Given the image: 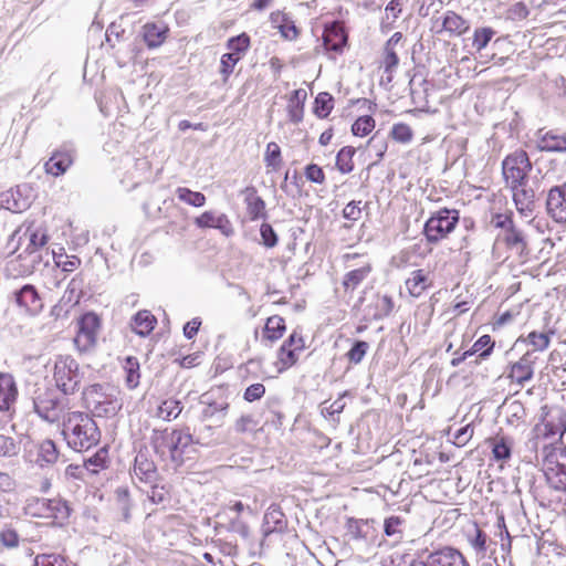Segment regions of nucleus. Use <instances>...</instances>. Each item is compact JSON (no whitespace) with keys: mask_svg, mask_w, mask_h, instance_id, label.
<instances>
[{"mask_svg":"<svg viewBox=\"0 0 566 566\" xmlns=\"http://www.w3.org/2000/svg\"><path fill=\"white\" fill-rule=\"evenodd\" d=\"M62 433L67 444L78 452L92 449L101 440V430L96 421L84 411H69L63 417Z\"/></svg>","mask_w":566,"mask_h":566,"instance_id":"obj_1","label":"nucleus"},{"mask_svg":"<svg viewBox=\"0 0 566 566\" xmlns=\"http://www.w3.org/2000/svg\"><path fill=\"white\" fill-rule=\"evenodd\" d=\"M346 270L340 286L345 296L353 297L364 285L373 281L374 264L367 252H347L342 255Z\"/></svg>","mask_w":566,"mask_h":566,"instance_id":"obj_2","label":"nucleus"},{"mask_svg":"<svg viewBox=\"0 0 566 566\" xmlns=\"http://www.w3.org/2000/svg\"><path fill=\"white\" fill-rule=\"evenodd\" d=\"M82 399L84 406L96 417L113 418L123 408L118 392L99 384L85 387Z\"/></svg>","mask_w":566,"mask_h":566,"instance_id":"obj_3","label":"nucleus"},{"mask_svg":"<svg viewBox=\"0 0 566 566\" xmlns=\"http://www.w3.org/2000/svg\"><path fill=\"white\" fill-rule=\"evenodd\" d=\"M460 221V211L447 207L431 213L423 226V235L428 243L438 244L457 229Z\"/></svg>","mask_w":566,"mask_h":566,"instance_id":"obj_4","label":"nucleus"},{"mask_svg":"<svg viewBox=\"0 0 566 566\" xmlns=\"http://www.w3.org/2000/svg\"><path fill=\"white\" fill-rule=\"evenodd\" d=\"M34 411L43 420L55 423L66 415L69 399L61 398L57 392L48 386L38 387L33 396Z\"/></svg>","mask_w":566,"mask_h":566,"instance_id":"obj_5","label":"nucleus"},{"mask_svg":"<svg viewBox=\"0 0 566 566\" xmlns=\"http://www.w3.org/2000/svg\"><path fill=\"white\" fill-rule=\"evenodd\" d=\"M52 379L65 396L77 391L81 384L80 365L71 355H57L53 360Z\"/></svg>","mask_w":566,"mask_h":566,"instance_id":"obj_6","label":"nucleus"},{"mask_svg":"<svg viewBox=\"0 0 566 566\" xmlns=\"http://www.w3.org/2000/svg\"><path fill=\"white\" fill-rule=\"evenodd\" d=\"M102 328V318L95 312H86L76 319L74 346L80 353L92 350Z\"/></svg>","mask_w":566,"mask_h":566,"instance_id":"obj_7","label":"nucleus"},{"mask_svg":"<svg viewBox=\"0 0 566 566\" xmlns=\"http://www.w3.org/2000/svg\"><path fill=\"white\" fill-rule=\"evenodd\" d=\"M531 170L532 163L527 153L523 149L514 150L502 161V175L510 187H517L527 182Z\"/></svg>","mask_w":566,"mask_h":566,"instance_id":"obj_8","label":"nucleus"},{"mask_svg":"<svg viewBox=\"0 0 566 566\" xmlns=\"http://www.w3.org/2000/svg\"><path fill=\"white\" fill-rule=\"evenodd\" d=\"M470 30V22L460 13L447 10L432 20L431 31L438 36L461 38Z\"/></svg>","mask_w":566,"mask_h":566,"instance_id":"obj_9","label":"nucleus"},{"mask_svg":"<svg viewBox=\"0 0 566 566\" xmlns=\"http://www.w3.org/2000/svg\"><path fill=\"white\" fill-rule=\"evenodd\" d=\"M542 410V423L536 427L537 434L545 439L557 434L558 438H563L566 432V411L559 407L549 408L547 406H544Z\"/></svg>","mask_w":566,"mask_h":566,"instance_id":"obj_10","label":"nucleus"},{"mask_svg":"<svg viewBox=\"0 0 566 566\" xmlns=\"http://www.w3.org/2000/svg\"><path fill=\"white\" fill-rule=\"evenodd\" d=\"M406 45V39L401 32H395L385 43L379 67L384 70L388 83L392 81L394 73L399 65L398 52Z\"/></svg>","mask_w":566,"mask_h":566,"instance_id":"obj_11","label":"nucleus"},{"mask_svg":"<svg viewBox=\"0 0 566 566\" xmlns=\"http://www.w3.org/2000/svg\"><path fill=\"white\" fill-rule=\"evenodd\" d=\"M28 509L31 514L65 521L71 515V509L62 499H36L34 504L30 503Z\"/></svg>","mask_w":566,"mask_h":566,"instance_id":"obj_12","label":"nucleus"},{"mask_svg":"<svg viewBox=\"0 0 566 566\" xmlns=\"http://www.w3.org/2000/svg\"><path fill=\"white\" fill-rule=\"evenodd\" d=\"M348 35L343 22L334 21L327 24L323 32V45L325 50L332 53V57L343 54L347 45Z\"/></svg>","mask_w":566,"mask_h":566,"instance_id":"obj_13","label":"nucleus"},{"mask_svg":"<svg viewBox=\"0 0 566 566\" xmlns=\"http://www.w3.org/2000/svg\"><path fill=\"white\" fill-rule=\"evenodd\" d=\"M434 286V279L430 270L416 269L405 280V289L412 298H420Z\"/></svg>","mask_w":566,"mask_h":566,"instance_id":"obj_14","label":"nucleus"},{"mask_svg":"<svg viewBox=\"0 0 566 566\" xmlns=\"http://www.w3.org/2000/svg\"><path fill=\"white\" fill-rule=\"evenodd\" d=\"M42 261V253L23 250L9 261L8 269L14 276H28L32 274Z\"/></svg>","mask_w":566,"mask_h":566,"instance_id":"obj_15","label":"nucleus"},{"mask_svg":"<svg viewBox=\"0 0 566 566\" xmlns=\"http://www.w3.org/2000/svg\"><path fill=\"white\" fill-rule=\"evenodd\" d=\"M547 213L559 223L566 222V181L552 187L546 199Z\"/></svg>","mask_w":566,"mask_h":566,"instance_id":"obj_16","label":"nucleus"},{"mask_svg":"<svg viewBox=\"0 0 566 566\" xmlns=\"http://www.w3.org/2000/svg\"><path fill=\"white\" fill-rule=\"evenodd\" d=\"M497 240L504 244L506 250L520 258L527 256L530 252L527 238L516 226L499 234Z\"/></svg>","mask_w":566,"mask_h":566,"instance_id":"obj_17","label":"nucleus"},{"mask_svg":"<svg viewBox=\"0 0 566 566\" xmlns=\"http://www.w3.org/2000/svg\"><path fill=\"white\" fill-rule=\"evenodd\" d=\"M18 395L19 390L13 376L0 371V411L14 412Z\"/></svg>","mask_w":566,"mask_h":566,"instance_id":"obj_18","label":"nucleus"},{"mask_svg":"<svg viewBox=\"0 0 566 566\" xmlns=\"http://www.w3.org/2000/svg\"><path fill=\"white\" fill-rule=\"evenodd\" d=\"M195 224L201 229H218L226 237L234 233L233 226L224 213L216 214L213 211H205L195 218Z\"/></svg>","mask_w":566,"mask_h":566,"instance_id":"obj_19","label":"nucleus"},{"mask_svg":"<svg viewBox=\"0 0 566 566\" xmlns=\"http://www.w3.org/2000/svg\"><path fill=\"white\" fill-rule=\"evenodd\" d=\"M245 203V216L250 221H256L265 217V202L258 195L255 187L250 186L241 191Z\"/></svg>","mask_w":566,"mask_h":566,"instance_id":"obj_20","label":"nucleus"},{"mask_svg":"<svg viewBox=\"0 0 566 566\" xmlns=\"http://www.w3.org/2000/svg\"><path fill=\"white\" fill-rule=\"evenodd\" d=\"M169 27L165 22H147L142 28V35L148 49L161 46L168 38Z\"/></svg>","mask_w":566,"mask_h":566,"instance_id":"obj_21","label":"nucleus"},{"mask_svg":"<svg viewBox=\"0 0 566 566\" xmlns=\"http://www.w3.org/2000/svg\"><path fill=\"white\" fill-rule=\"evenodd\" d=\"M15 301L30 315H36L43 308V302L39 292L30 284L24 285L17 292Z\"/></svg>","mask_w":566,"mask_h":566,"instance_id":"obj_22","label":"nucleus"},{"mask_svg":"<svg viewBox=\"0 0 566 566\" xmlns=\"http://www.w3.org/2000/svg\"><path fill=\"white\" fill-rule=\"evenodd\" d=\"M533 447L537 450H542L543 460H558L566 459V444L563 438H558L553 442L548 439L541 438L539 434H535L533 438Z\"/></svg>","mask_w":566,"mask_h":566,"instance_id":"obj_23","label":"nucleus"},{"mask_svg":"<svg viewBox=\"0 0 566 566\" xmlns=\"http://www.w3.org/2000/svg\"><path fill=\"white\" fill-rule=\"evenodd\" d=\"M510 188L513 191V200L517 211L524 216L532 214L536 207L535 191L527 187V182Z\"/></svg>","mask_w":566,"mask_h":566,"instance_id":"obj_24","label":"nucleus"},{"mask_svg":"<svg viewBox=\"0 0 566 566\" xmlns=\"http://www.w3.org/2000/svg\"><path fill=\"white\" fill-rule=\"evenodd\" d=\"M172 460H180L189 457L195 451L193 437L188 429L171 430Z\"/></svg>","mask_w":566,"mask_h":566,"instance_id":"obj_25","label":"nucleus"},{"mask_svg":"<svg viewBox=\"0 0 566 566\" xmlns=\"http://www.w3.org/2000/svg\"><path fill=\"white\" fill-rule=\"evenodd\" d=\"M426 562L427 566H468L462 554L451 547L429 554Z\"/></svg>","mask_w":566,"mask_h":566,"instance_id":"obj_26","label":"nucleus"},{"mask_svg":"<svg viewBox=\"0 0 566 566\" xmlns=\"http://www.w3.org/2000/svg\"><path fill=\"white\" fill-rule=\"evenodd\" d=\"M534 375L533 363L528 355H523L517 361L510 366L507 378L512 384L523 387Z\"/></svg>","mask_w":566,"mask_h":566,"instance_id":"obj_27","label":"nucleus"},{"mask_svg":"<svg viewBox=\"0 0 566 566\" xmlns=\"http://www.w3.org/2000/svg\"><path fill=\"white\" fill-rule=\"evenodd\" d=\"M537 139V148L547 153H565L566 151V134L551 129L547 132L539 130Z\"/></svg>","mask_w":566,"mask_h":566,"instance_id":"obj_28","label":"nucleus"},{"mask_svg":"<svg viewBox=\"0 0 566 566\" xmlns=\"http://www.w3.org/2000/svg\"><path fill=\"white\" fill-rule=\"evenodd\" d=\"M485 443L488 448L492 450L495 460H506L511 457L514 439L503 431H500L495 436L486 439Z\"/></svg>","mask_w":566,"mask_h":566,"instance_id":"obj_29","label":"nucleus"},{"mask_svg":"<svg viewBox=\"0 0 566 566\" xmlns=\"http://www.w3.org/2000/svg\"><path fill=\"white\" fill-rule=\"evenodd\" d=\"M542 470L548 484L558 491H566V462H543Z\"/></svg>","mask_w":566,"mask_h":566,"instance_id":"obj_30","label":"nucleus"},{"mask_svg":"<svg viewBox=\"0 0 566 566\" xmlns=\"http://www.w3.org/2000/svg\"><path fill=\"white\" fill-rule=\"evenodd\" d=\"M73 164V155L67 150H57L44 164V170L54 177L62 176Z\"/></svg>","mask_w":566,"mask_h":566,"instance_id":"obj_31","label":"nucleus"},{"mask_svg":"<svg viewBox=\"0 0 566 566\" xmlns=\"http://www.w3.org/2000/svg\"><path fill=\"white\" fill-rule=\"evenodd\" d=\"M157 318L156 316L148 310L138 311L132 319V328L133 331L142 336H148L156 327Z\"/></svg>","mask_w":566,"mask_h":566,"instance_id":"obj_32","label":"nucleus"},{"mask_svg":"<svg viewBox=\"0 0 566 566\" xmlns=\"http://www.w3.org/2000/svg\"><path fill=\"white\" fill-rule=\"evenodd\" d=\"M182 411V405L178 399L167 398L160 400L156 405L153 417L164 421H171L176 419Z\"/></svg>","mask_w":566,"mask_h":566,"instance_id":"obj_33","label":"nucleus"},{"mask_svg":"<svg viewBox=\"0 0 566 566\" xmlns=\"http://www.w3.org/2000/svg\"><path fill=\"white\" fill-rule=\"evenodd\" d=\"M106 463L107 462H82L81 464L71 463L66 468L65 474L74 479L85 481L88 476L97 473L99 470L106 469Z\"/></svg>","mask_w":566,"mask_h":566,"instance_id":"obj_34","label":"nucleus"},{"mask_svg":"<svg viewBox=\"0 0 566 566\" xmlns=\"http://www.w3.org/2000/svg\"><path fill=\"white\" fill-rule=\"evenodd\" d=\"M305 348L304 337L300 332L294 331L289 337V350L285 356V368L295 365Z\"/></svg>","mask_w":566,"mask_h":566,"instance_id":"obj_35","label":"nucleus"},{"mask_svg":"<svg viewBox=\"0 0 566 566\" xmlns=\"http://www.w3.org/2000/svg\"><path fill=\"white\" fill-rule=\"evenodd\" d=\"M307 98L305 88H297L289 99V115L292 122L300 123L304 116V104Z\"/></svg>","mask_w":566,"mask_h":566,"instance_id":"obj_36","label":"nucleus"},{"mask_svg":"<svg viewBox=\"0 0 566 566\" xmlns=\"http://www.w3.org/2000/svg\"><path fill=\"white\" fill-rule=\"evenodd\" d=\"M151 444L158 457L172 460L171 431H155L151 437Z\"/></svg>","mask_w":566,"mask_h":566,"instance_id":"obj_37","label":"nucleus"},{"mask_svg":"<svg viewBox=\"0 0 566 566\" xmlns=\"http://www.w3.org/2000/svg\"><path fill=\"white\" fill-rule=\"evenodd\" d=\"M335 106V98L328 92H319L313 103V114L319 118H327Z\"/></svg>","mask_w":566,"mask_h":566,"instance_id":"obj_38","label":"nucleus"},{"mask_svg":"<svg viewBox=\"0 0 566 566\" xmlns=\"http://www.w3.org/2000/svg\"><path fill=\"white\" fill-rule=\"evenodd\" d=\"M355 154L356 148L354 146H344L338 150L335 158V166L340 174L347 175L355 169Z\"/></svg>","mask_w":566,"mask_h":566,"instance_id":"obj_39","label":"nucleus"},{"mask_svg":"<svg viewBox=\"0 0 566 566\" xmlns=\"http://www.w3.org/2000/svg\"><path fill=\"white\" fill-rule=\"evenodd\" d=\"M123 369L125 373V384L129 389H135L140 381V365L136 357H126Z\"/></svg>","mask_w":566,"mask_h":566,"instance_id":"obj_40","label":"nucleus"},{"mask_svg":"<svg viewBox=\"0 0 566 566\" xmlns=\"http://www.w3.org/2000/svg\"><path fill=\"white\" fill-rule=\"evenodd\" d=\"M133 473L145 483H155L158 478L155 462H134Z\"/></svg>","mask_w":566,"mask_h":566,"instance_id":"obj_41","label":"nucleus"},{"mask_svg":"<svg viewBox=\"0 0 566 566\" xmlns=\"http://www.w3.org/2000/svg\"><path fill=\"white\" fill-rule=\"evenodd\" d=\"M554 334L553 331L549 332H536L533 331L527 334V336L523 339L528 345L533 347L534 352H544L549 347L551 337Z\"/></svg>","mask_w":566,"mask_h":566,"instance_id":"obj_42","label":"nucleus"},{"mask_svg":"<svg viewBox=\"0 0 566 566\" xmlns=\"http://www.w3.org/2000/svg\"><path fill=\"white\" fill-rule=\"evenodd\" d=\"M494 346L495 343L490 335H482L474 342L471 349L464 352L463 357L465 358L468 356L479 353L480 357L486 358L493 352Z\"/></svg>","mask_w":566,"mask_h":566,"instance_id":"obj_43","label":"nucleus"},{"mask_svg":"<svg viewBox=\"0 0 566 566\" xmlns=\"http://www.w3.org/2000/svg\"><path fill=\"white\" fill-rule=\"evenodd\" d=\"M376 127V120L370 115L357 117L352 124L350 132L354 136L364 138L368 136Z\"/></svg>","mask_w":566,"mask_h":566,"instance_id":"obj_44","label":"nucleus"},{"mask_svg":"<svg viewBox=\"0 0 566 566\" xmlns=\"http://www.w3.org/2000/svg\"><path fill=\"white\" fill-rule=\"evenodd\" d=\"M250 46L251 40L245 32H242L237 36H232L227 41V49L230 51L229 53L240 56V59L243 57Z\"/></svg>","mask_w":566,"mask_h":566,"instance_id":"obj_45","label":"nucleus"},{"mask_svg":"<svg viewBox=\"0 0 566 566\" xmlns=\"http://www.w3.org/2000/svg\"><path fill=\"white\" fill-rule=\"evenodd\" d=\"M283 336V317L279 315L271 316L266 319L263 337L266 340L275 342Z\"/></svg>","mask_w":566,"mask_h":566,"instance_id":"obj_46","label":"nucleus"},{"mask_svg":"<svg viewBox=\"0 0 566 566\" xmlns=\"http://www.w3.org/2000/svg\"><path fill=\"white\" fill-rule=\"evenodd\" d=\"M389 137L398 144H409L413 139V130L407 123H395L389 132Z\"/></svg>","mask_w":566,"mask_h":566,"instance_id":"obj_47","label":"nucleus"},{"mask_svg":"<svg viewBox=\"0 0 566 566\" xmlns=\"http://www.w3.org/2000/svg\"><path fill=\"white\" fill-rule=\"evenodd\" d=\"M495 35V30L491 27L476 28L472 36V48L481 52L488 46L490 41Z\"/></svg>","mask_w":566,"mask_h":566,"instance_id":"obj_48","label":"nucleus"},{"mask_svg":"<svg viewBox=\"0 0 566 566\" xmlns=\"http://www.w3.org/2000/svg\"><path fill=\"white\" fill-rule=\"evenodd\" d=\"M177 197L180 201L186 202L193 207H202L206 203V196L198 191H192L186 187H179L176 190Z\"/></svg>","mask_w":566,"mask_h":566,"instance_id":"obj_49","label":"nucleus"},{"mask_svg":"<svg viewBox=\"0 0 566 566\" xmlns=\"http://www.w3.org/2000/svg\"><path fill=\"white\" fill-rule=\"evenodd\" d=\"M53 260L56 266L61 268L64 272H74L81 265V259L76 255L54 252Z\"/></svg>","mask_w":566,"mask_h":566,"instance_id":"obj_50","label":"nucleus"},{"mask_svg":"<svg viewBox=\"0 0 566 566\" xmlns=\"http://www.w3.org/2000/svg\"><path fill=\"white\" fill-rule=\"evenodd\" d=\"M36 451L40 460H56L60 454L56 443L51 439L41 441Z\"/></svg>","mask_w":566,"mask_h":566,"instance_id":"obj_51","label":"nucleus"},{"mask_svg":"<svg viewBox=\"0 0 566 566\" xmlns=\"http://www.w3.org/2000/svg\"><path fill=\"white\" fill-rule=\"evenodd\" d=\"M403 521L399 516H390L385 520L384 531L388 537H394L396 542L402 538V525Z\"/></svg>","mask_w":566,"mask_h":566,"instance_id":"obj_52","label":"nucleus"},{"mask_svg":"<svg viewBox=\"0 0 566 566\" xmlns=\"http://www.w3.org/2000/svg\"><path fill=\"white\" fill-rule=\"evenodd\" d=\"M116 502L118 510L122 512V516L125 521L130 518V500L129 492L126 488H118L115 491Z\"/></svg>","mask_w":566,"mask_h":566,"instance_id":"obj_53","label":"nucleus"},{"mask_svg":"<svg viewBox=\"0 0 566 566\" xmlns=\"http://www.w3.org/2000/svg\"><path fill=\"white\" fill-rule=\"evenodd\" d=\"M368 349L369 345L367 342L357 340L354 343L352 348L346 353V357L349 363L357 365L364 359Z\"/></svg>","mask_w":566,"mask_h":566,"instance_id":"obj_54","label":"nucleus"},{"mask_svg":"<svg viewBox=\"0 0 566 566\" xmlns=\"http://www.w3.org/2000/svg\"><path fill=\"white\" fill-rule=\"evenodd\" d=\"M240 60V56H235L229 52L222 54L220 59V74L222 75L224 82L228 81Z\"/></svg>","mask_w":566,"mask_h":566,"instance_id":"obj_55","label":"nucleus"},{"mask_svg":"<svg viewBox=\"0 0 566 566\" xmlns=\"http://www.w3.org/2000/svg\"><path fill=\"white\" fill-rule=\"evenodd\" d=\"M48 243V235L44 232L34 230L29 235V243L24 250L41 253L42 248Z\"/></svg>","mask_w":566,"mask_h":566,"instance_id":"obj_56","label":"nucleus"},{"mask_svg":"<svg viewBox=\"0 0 566 566\" xmlns=\"http://www.w3.org/2000/svg\"><path fill=\"white\" fill-rule=\"evenodd\" d=\"M378 312L375 314V318H384L389 316L395 308V301L391 295L384 294L378 297Z\"/></svg>","mask_w":566,"mask_h":566,"instance_id":"obj_57","label":"nucleus"},{"mask_svg":"<svg viewBox=\"0 0 566 566\" xmlns=\"http://www.w3.org/2000/svg\"><path fill=\"white\" fill-rule=\"evenodd\" d=\"M33 566H66V562L60 555L40 554L35 557Z\"/></svg>","mask_w":566,"mask_h":566,"instance_id":"obj_58","label":"nucleus"},{"mask_svg":"<svg viewBox=\"0 0 566 566\" xmlns=\"http://www.w3.org/2000/svg\"><path fill=\"white\" fill-rule=\"evenodd\" d=\"M305 177L308 181L322 185L325 182V172L322 167L316 164H310L305 167Z\"/></svg>","mask_w":566,"mask_h":566,"instance_id":"obj_59","label":"nucleus"},{"mask_svg":"<svg viewBox=\"0 0 566 566\" xmlns=\"http://www.w3.org/2000/svg\"><path fill=\"white\" fill-rule=\"evenodd\" d=\"M491 223L495 228L501 229L502 232H505L506 230L515 226L512 212L495 213L491 219Z\"/></svg>","mask_w":566,"mask_h":566,"instance_id":"obj_60","label":"nucleus"},{"mask_svg":"<svg viewBox=\"0 0 566 566\" xmlns=\"http://www.w3.org/2000/svg\"><path fill=\"white\" fill-rule=\"evenodd\" d=\"M281 148L276 143H269L265 153V161L269 167L277 169L280 166Z\"/></svg>","mask_w":566,"mask_h":566,"instance_id":"obj_61","label":"nucleus"},{"mask_svg":"<svg viewBox=\"0 0 566 566\" xmlns=\"http://www.w3.org/2000/svg\"><path fill=\"white\" fill-rule=\"evenodd\" d=\"M18 453V446L10 437L0 434V457H14Z\"/></svg>","mask_w":566,"mask_h":566,"instance_id":"obj_62","label":"nucleus"},{"mask_svg":"<svg viewBox=\"0 0 566 566\" xmlns=\"http://www.w3.org/2000/svg\"><path fill=\"white\" fill-rule=\"evenodd\" d=\"M403 0H391L385 8V15L387 20L395 22L401 14Z\"/></svg>","mask_w":566,"mask_h":566,"instance_id":"obj_63","label":"nucleus"},{"mask_svg":"<svg viewBox=\"0 0 566 566\" xmlns=\"http://www.w3.org/2000/svg\"><path fill=\"white\" fill-rule=\"evenodd\" d=\"M474 429L471 424L460 428L454 434V444L458 447L465 446L473 437Z\"/></svg>","mask_w":566,"mask_h":566,"instance_id":"obj_64","label":"nucleus"}]
</instances>
